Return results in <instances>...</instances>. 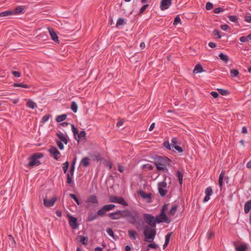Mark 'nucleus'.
Returning <instances> with one entry per match:
<instances>
[{
    "label": "nucleus",
    "instance_id": "nucleus-1",
    "mask_svg": "<svg viewBox=\"0 0 251 251\" xmlns=\"http://www.w3.org/2000/svg\"><path fill=\"white\" fill-rule=\"evenodd\" d=\"M124 214V218L126 219L128 223L136 225L138 229H141L143 222H142L140 214L138 211L125 210Z\"/></svg>",
    "mask_w": 251,
    "mask_h": 251
},
{
    "label": "nucleus",
    "instance_id": "nucleus-2",
    "mask_svg": "<svg viewBox=\"0 0 251 251\" xmlns=\"http://www.w3.org/2000/svg\"><path fill=\"white\" fill-rule=\"evenodd\" d=\"M171 160L167 157L157 156L154 158V163L158 171H162L167 173L168 172L167 167L170 166Z\"/></svg>",
    "mask_w": 251,
    "mask_h": 251
},
{
    "label": "nucleus",
    "instance_id": "nucleus-3",
    "mask_svg": "<svg viewBox=\"0 0 251 251\" xmlns=\"http://www.w3.org/2000/svg\"><path fill=\"white\" fill-rule=\"evenodd\" d=\"M156 234V227H152L146 226H145L144 230V235L146 239V241L149 242H152Z\"/></svg>",
    "mask_w": 251,
    "mask_h": 251
},
{
    "label": "nucleus",
    "instance_id": "nucleus-4",
    "mask_svg": "<svg viewBox=\"0 0 251 251\" xmlns=\"http://www.w3.org/2000/svg\"><path fill=\"white\" fill-rule=\"evenodd\" d=\"M44 154L41 152H37L32 154L28 158L29 162L28 166L29 167H33L34 166H38L41 164L39 159L43 157Z\"/></svg>",
    "mask_w": 251,
    "mask_h": 251
},
{
    "label": "nucleus",
    "instance_id": "nucleus-5",
    "mask_svg": "<svg viewBox=\"0 0 251 251\" xmlns=\"http://www.w3.org/2000/svg\"><path fill=\"white\" fill-rule=\"evenodd\" d=\"M144 221L149 225V226L156 227V221L155 217L148 213H145L143 215Z\"/></svg>",
    "mask_w": 251,
    "mask_h": 251
},
{
    "label": "nucleus",
    "instance_id": "nucleus-6",
    "mask_svg": "<svg viewBox=\"0 0 251 251\" xmlns=\"http://www.w3.org/2000/svg\"><path fill=\"white\" fill-rule=\"evenodd\" d=\"M109 201L111 202L118 203L124 206H127L128 203L125 201L122 197H117L115 196H110L109 198Z\"/></svg>",
    "mask_w": 251,
    "mask_h": 251
},
{
    "label": "nucleus",
    "instance_id": "nucleus-7",
    "mask_svg": "<svg viewBox=\"0 0 251 251\" xmlns=\"http://www.w3.org/2000/svg\"><path fill=\"white\" fill-rule=\"evenodd\" d=\"M49 152H50L51 156L54 159L58 160L60 158V152L55 147L51 146L49 150Z\"/></svg>",
    "mask_w": 251,
    "mask_h": 251
},
{
    "label": "nucleus",
    "instance_id": "nucleus-8",
    "mask_svg": "<svg viewBox=\"0 0 251 251\" xmlns=\"http://www.w3.org/2000/svg\"><path fill=\"white\" fill-rule=\"evenodd\" d=\"M167 183L165 181H162L158 184V191L162 197H164L167 193V191L165 189L167 187Z\"/></svg>",
    "mask_w": 251,
    "mask_h": 251
},
{
    "label": "nucleus",
    "instance_id": "nucleus-9",
    "mask_svg": "<svg viewBox=\"0 0 251 251\" xmlns=\"http://www.w3.org/2000/svg\"><path fill=\"white\" fill-rule=\"evenodd\" d=\"M124 212L125 210H117L115 212L110 213L109 217L112 220H118L121 218H124Z\"/></svg>",
    "mask_w": 251,
    "mask_h": 251
},
{
    "label": "nucleus",
    "instance_id": "nucleus-10",
    "mask_svg": "<svg viewBox=\"0 0 251 251\" xmlns=\"http://www.w3.org/2000/svg\"><path fill=\"white\" fill-rule=\"evenodd\" d=\"M56 197H53L50 200H48L47 198L43 199L44 205L47 207H50L54 205L55 201H56Z\"/></svg>",
    "mask_w": 251,
    "mask_h": 251
},
{
    "label": "nucleus",
    "instance_id": "nucleus-11",
    "mask_svg": "<svg viewBox=\"0 0 251 251\" xmlns=\"http://www.w3.org/2000/svg\"><path fill=\"white\" fill-rule=\"evenodd\" d=\"M172 0H162L160 2V8L161 10H165L171 5Z\"/></svg>",
    "mask_w": 251,
    "mask_h": 251
},
{
    "label": "nucleus",
    "instance_id": "nucleus-12",
    "mask_svg": "<svg viewBox=\"0 0 251 251\" xmlns=\"http://www.w3.org/2000/svg\"><path fill=\"white\" fill-rule=\"evenodd\" d=\"M48 30L51 39L56 43H59L58 36L53 29L51 27H48Z\"/></svg>",
    "mask_w": 251,
    "mask_h": 251
},
{
    "label": "nucleus",
    "instance_id": "nucleus-13",
    "mask_svg": "<svg viewBox=\"0 0 251 251\" xmlns=\"http://www.w3.org/2000/svg\"><path fill=\"white\" fill-rule=\"evenodd\" d=\"M233 244L235 246V249L236 251H247L248 250L247 246L245 243H243L238 246L237 245V243L234 242Z\"/></svg>",
    "mask_w": 251,
    "mask_h": 251
},
{
    "label": "nucleus",
    "instance_id": "nucleus-14",
    "mask_svg": "<svg viewBox=\"0 0 251 251\" xmlns=\"http://www.w3.org/2000/svg\"><path fill=\"white\" fill-rule=\"evenodd\" d=\"M74 169L70 168L69 172L67 174V182L69 184H71L73 182V178L74 177Z\"/></svg>",
    "mask_w": 251,
    "mask_h": 251
},
{
    "label": "nucleus",
    "instance_id": "nucleus-15",
    "mask_svg": "<svg viewBox=\"0 0 251 251\" xmlns=\"http://www.w3.org/2000/svg\"><path fill=\"white\" fill-rule=\"evenodd\" d=\"M69 224L73 229H76L78 226L77 219L72 216H69Z\"/></svg>",
    "mask_w": 251,
    "mask_h": 251
},
{
    "label": "nucleus",
    "instance_id": "nucleus-16",
    "mask_svg": "<svg viewBox=\"0 0 251 251\" xmlns=\"http://www.w3.org/2000/svg\"><path fill=\"white\" fill-rule=\"evenodd\" d=\"M25 12L24 6H18L16 7L13 11H12L13 15H18L23 14Z\"/></svg>",
    "mask_w": 251,
    "mask_h": 251
},
{
    "label": "nucleus",
    "instance_id": "nucleus-17",
    "mask_svg": "<svg viewBox=\"0 0 251 251\" xmlns=\"http://www.w3.org/2000/svg\"><path fill=\"white\" fill-rule=\"evenodd\" d=\"M56 135L58 137L59 140H56V141H61V142L64 143L66 145L67 144V139L63 133H57Z\"/></svg>",
    "mask_w": 251,
    "mask_h": 251
},
{
    "label": "nucleus",
    "instance_id": "nucleus-18",
    "mask_svg": "<svg viewBox=\"0 0 251 251\" xmlns=\"http://www.w3.org/2000/svg\"><path fill=\"white\" fill-rule=\"evenodd\" d=\"M98 217L97 213H95L93 212H90L88 214V217L86 219L87 222H91L95 220Z\"/></svg>",
    "mask_w": 251,
    "mask_h": 251
},
{
    "label": "nucleus",
    "instance_id": "nucleus-19",
    "mask_svg": "<svg viewBox=\"0 0 251 251\" xmlns=\"http://www.w3.org/2000/svg\"><path fill=\"white\" fill-rule=\"evenodd\" d=\"M138 194L143 199L150 200L151 199V193H146L142 190H140L138 192Z\"/></svg>",
    "mask_w": 251,
    "mask_h": 251
},
{
    "label": "nucleus",
    "instance_id": "nucleus-20",
    "mask_svg": "<svg viewBox=\"0 0 251 251\" xmlns=\"http://www.w3.org/2000/svg\"><path fill=\"white\" fill-rule=\"evenodd\" d=\"M90 159L88 157H85L82 159L80 164L84 167H87L90 165Z\"/></svg>",
    "mask_w": 251,
    "mask_h": 251
},
{
    "label": "nucleus",
    "instance_id": "nucleus-21",
    "mask_svg": "<svg viewBox=\"0 0 251 251\" xmlns=\"http://www.w3.org/2000/svg\"><path fill=\"white\" fill-rule=\"evenodd\" d=\"M87 201L93 204H97L98 203L97 198L95 195L90 196L87 199Z\"/></svg>",
    "mask_w": 251,
    "mask_h": 251
},
{
    "label": "nucleus",
    "instance_id": "nucleus-22",
    "mask_svg": "<svg viewBox=\"0 0 251 251\" xmlns=\"http://www.w3.org/2000/svg\"><path fill=\"white\" fill-rule=\"evenodd\" d=\"M225 174V171L222 170L219 178V185L221 189L223 187V178Z\"/></svg>",
    "mask_w": 251,
    "mask_h": 251
},
{
    "label": "nucleus",
    "instance_id": "nucleus-23",
    "mask_svg": "<svg viewBox=\"0 0 251 251\" xmlns=\"http://www.w3.org/2000/svg\"><path fill=\"white\" fill-rule=\"evenodd\" d=\"M160 217H161V220H163V222H165L166 223H169L170 222V220L169 218L167 216L165 213L160 212L159 214Z\"/></svg>",
    "mask_w": 251,
    "mask_h": 251
},
{
    "label": "nucleus",
    "instance_id": "nucleus-24",
    "mask_svg": "<svg viewBox=\"0 0 251 251\" xmlns=\"http://www.w3.org/2000/svg\"><path fill=\"white\" fill-rule=\"evenodd\" d=\"M172 234V232L168 233L166 236H165V242L164 244L163 245V249H165L167 246L168 245L171 236Z\"/></svg>",
    "mask_w": 251,
    "mask_h": 251
},
{
    "label": "nucleus",
    "instance_id": "nucleus-25",
    "mask_svg": "<svg viewBox=\"0 0 251 251\" xmlns=\"http://www.w3.org/2000/svg\"><path fill=\"white\" fill-rule=\"evenodd\" d=\"M26 106L30 108L33 109L37 107V104L32 100H28L26 102Z\"/></svg>",
    "mask_w": 251,
    "mask_h": 251
},
{
    "label": "nucleus",
    "instance_id": "nucleus-26",
    "mask_svg": "<svg viewBox=\"0 0 251 251\" xmlns=\"http://www.w3.org/2000/svg\"><path fill=\"white\" fill-rule=\"evenodd\" d=\"M106 232L107 234L112 237L114 240H117L118 239V236L117 235H115L113 230L111 228H107L106 229Z\"/></svg>",
    "mask_w": 251,
    "mask_h": 251
},
{
    "label": "nucleus",
    "instance_id": "nucleus-27",
    "mask_svg": "<svg viewBox=\"0 0 251 251\" xmlns=\"http://www.w3.org/2000/svg\"><path fill=\"white\" fill-rule=\"evenodd\" d=\"M203 71L204 70H203L201 65L200 64L196 65L194 69V73H200Z\"/></svg>",
    "mask_w": 251,
    "mask_h": 251
},
{
    "label": "nucleus",
    "instance_id": "nucleus-28",
    "mask_svg": "<svg viewBox=\"0 0 251 251\" xmlns=\"http://www.w3.org/2000/svg\"><path fill=\"white\" fill-rule=\"evenodd\" d=\"M13 15L12 10H7L0 13V17H7Z\"/></svg>",
    "mask_w": 251,
    "mask_h": 251
},
{
    "label": "nucleus",
    "instance_id": "nucleus-29",
    "mask_svg": "<svg viewBox=\"0 0 251 251\" xmlns=\"http://www.w3.org/2000/svg\"><path fill=\"white\" fill-rule=\"evenodd\" d=\"M67 115L66 114H62L59 116H57L56 118V121L58 123H60L63 122L66 119Z\"/></svg>",
    "mask_w": 251,
    "mask_h": 251
},
{
    "label": "nucleus",
    "instance_id": "nucleus-30",
    "mask_svg": "<svg viewBox=\"0 0 251 251\" xmlns=\"http://www.w3.org/2000/svg\"><path fill=\"white\" fill-rule=\"evenodd\" d=\"M220 59L226 63L229 60L228 56L223 53H220L219 55Z\"/></svg>",
    "mask_w": 251,
    "mask_h": 251
},
{
    "label": "nucleus",
    "instance_id": "nucleus-31",
    "mask_svg": "<svg viewBox=\"0 0 251 251\" xmlns=\"http://www.w3.org/2000/svg\"><path fill=\"white\" fill-rule=\"evenodd\" d=\"M240 41L242 43L246 42L249 40H251V33L247 36H242L239 39Z\"/></svg>",
    "mask_w": 251,
    "mask_h": 251
},
{
    "label": "nucleus",
    "instance_id": "nucleus-32",
    "mask_svg": "<svg viewBox=\"0 0 251 251\" xmlns=\"http://www.w3.org/2000/svg\"><path fill=\"white\" fill-rule=\"evenodd\" d=\"M176 176L178 178L179 184L181 185L183 181V173L180 172L179 171H177L176 173Z\"/></svg>",
    "mask_w": 251,
    "mask_h": 251
},
{
    "label": "nucleus",
    "instance_id": "nucleus-33",
    "mask_svg": "<svg viewBox=\"0 0 251 251\" xmlns=\"http://www.w3.org/2000/svg\"><path fill=\"white\" fill-rule=\"evenodd\" d=\"M78 106L77 103L75 101H72L71 105V110L74 112L76 113L77 111Z\"/></svg>",
    "mask_w": 251,
    "mask_h": 251
},
{
    "label": "nucleus",
    "instance_id": "nucleus-34",
    "mask_svg": "<svg viewBox=\"0 0 251 251\" xmlns=\"http://www.w3.org/2000/svg\"><path fill=\"white\" fill-rule=\"evenodd\" d=\"M77 137L78 139H76L77 141H78L80 138H83L85 139L86 137V132L84 130H82L80 131L79 133H78Z\"/></svg>",
    "mask_w": 251,
    "mask_h": 251
},
{
    "label": "nucleus",
    "instance_id": "nucleus-35",
    "mask_svg": "<svg viewBox=\"0 0 251 251\" xmlns=\"http://www.w3.org/2000/svg\"><path fill=\"white\" fill-rule=\"evenodd\" d=\"M106 212L107 211L105 209L104 207L102 206L101 208L97 211V215L99 216L103 217L105 215Z\"/></svg>",
    "mask_w": 251,
    "mask_h": 251
},
{
    "label": "nucleus",
    "instance_id": "nucleus-36",
    "mask_svg": "<svg viewBox=\"0 0 251 251\" xmlns=\"http://www.w3.org/2000/svg\"><path fill=\"white\" fill-rule=\"evenodd\" d=\"M128 235L130 238H133V239H135L137 237V233L135 231L133 230H130L128 232Z\"/></svg>",
    "mask_w": 251,
    "mask_h": 251
},
{
    "label": "nucleus",
    "instance_id": "nucleus-37",
    "mask_svg": "<svg viewBox=\"0 0 251 251\" xmlns=\"http://www.w3.org/2000/svg\"><path fill=\"white\" fill-rule=\"evenodd\" d=\"M69 166V163L68 161H66L62 164V169L64 173L66 174L67 172Z\"/></svg>",
    "mask_w": 251,
    "mask_h": 251
},
{
    "label": "nucleus",
    "instance_id": "nucleus-38",
    "mask_svg": "<svg viewBox=\"0 0 251 251\" xmlns=\"http://www.w3.org/2000/svg\"><path fill=\"white\" fill-rule=\"evenodd\" d=\"M177 207L178 206L176 204L173 205L172 208L170 210L169 214L171 215H174L177 210Z\"/></svg>",
    "mask_w": 251,
    "mask_h": 251
},
{
    "label": "nucleus",
    "instance_id": "nucleus-39",
    "mask_svg": "<svg viewBox=\"0 0 251 251\" xmlns=\"http://www.w3.org/2000/svg\"><path fill=\"white\" fill-rule=\"evenodd\" d=\"M218 91L219 93L221 95H223V96H226L229 94V91L226 89H218Z\"/></svg>",
    "mask_w": 251,
    "mask_h": 251
},
{
    "label": "nucleus",
    "instance_id": "nucleus-40",
    "mask_svg": "<svg viewBox=\"0 0 251 251\" xmlns=\"http://www.w3.org/2000/svg\"><path fill=\"white\" fill-rule=\"evenodd\" d=\"M88 239L87 237H84L83 236H80V242L84 245L88 244Z\"/></svg>",
    "mask_w": 251,
    "mask_h": 251
},
{
    "label": "nucleus",
    "instance_id": "nucleus-41",
    "mask_svg": "<svg viewBox=\"0 0 251 251\" xmlns=\"http://www.w3.org/2000/svg\"><path fill=\"white\" fill-rule=\"evenodd\" d=\"M125 23V20L123 18H119L117 21L116 26L118 27L119 26L123 25Z\"/></svg>",
    "mask_w": 251,
    "mask_h": 251
},
{
    "label": "nucleus",
    "instance_id": "nucleus-42",
    "mask_svg": "<svg viewBox=\"0 0 251 251\" xmlns=\"http://www.w3.org/2000/svg\"><path fill=\"white\" fill-rule=\"evenodd\" d=\"M70 197L72 198L75 202L78 205H80V201L79 200V199L77 198L75 195L74 194H70Z\"/></svg>",
    "mask_w": 251,
    "mask_h": 251
},
{
    "label": "nucleus",
    "instance_id": "nucleus-43",
    "mask_svg": "<svg viewBox=\"0 0 251 251\" xmlns=\"http://www.w3.org/2000/svg\"><path fill=\"white\" fill-rule=\"evenodd\" d=\"M13 86L15 87H23V88H30V86L27 84H24L23 83H14Z\"/></svg>",
    "mask_w": 251,
    "mask_h": 251
},
{
    "label": "nucleus",
    "instance_id": "nucleus-44",
    "mask_svg": "<svg viewBox=\"0 0 251 251\" xmlns=\"http://www.w3.org/2000/svg\"><path fill=\"white\" fill-rule=\"evenodd\" d=\"M239 75V71L236 69H232L230 70V75L232 77H236Z\"/></svg>",
    "mask_w": 251,
    "mask_h": 251
},
{
    "label": "nucleus",
    "instance_id": "nucleus-45",
    "mask_svg": "<svg viewBox=\"0 0 251 251\" xmlns=\"http://www.w3.org/2000/svg\"><path fill=\"white\" fill-rule=\"evenodd\" d=\"M103 207H104L106 211H108L116 207V206L114 204H110L105 205L103 206Z\"/></svg>",
    "mask_w": 251,
    "mask_h": 251
},
{
    "label": "nucleus",
    "instance_id": "nucleus-46",
    "mask_svg": "<svg viewBox=\"0 0 251 251\" xmlns=\"http://www.w3.org/2000/svg\"><path fill=\"white\" fill-rule=\"evenodd\" d=\"M71 126H72V131L74 133V135L75 137V139H77L76 138V135L78 134V130L75 127V126H74V124H71Z\"/></svg>",
    "mask_w": 251,
    "mask_h": 251
},
{
    "label": "nucleus",
    "instance_id": "nucleus-47",
    "mask_svg": "<svg viewBox=\"0 0 251 251\" xmlns=\"http://www.w3.org/2000/svg\"><path fill=\"white\" fill-rule=\"evenodd\" d=\"M206 195L210 196L213 194L212 189L211 187H207L205 190Z\"/></svg>",
    "mask_w": 251,
    "mask_h": 251
},
{
    "label": "nucleus",
    "instance_id": "nucleus-48",
    "mask_svg": "<svg viewBox=\"0 0 251 251\" xmlns=\"http://www.w3.org/2000/svg\"><path fill=\"white\" fill-rule=\"evenodd\" d=\"M229 20L232 22L237 23L238 22V18L236 16L231 15L228 17Z\"/></svg>",
    "mask_w": 251,
    "mask_h": 251
},
{
    "label": "nucleus",
    "instance_id": "nucleus-49",
    "mask_svg": "<svg viewBox=\"0 0 251 251\" xmlns=\"http://www.w3.org/2000/svg\"><path fill=\"white\" fill-rule=\"evenodd\" d=\"M178 23H181V20L179 15L176 16L174 19L173 25H177Z\"/></svg>",
    "mask_w": 251,
    "mask_h": 251
},
{
    "label": "nucleus",
    "instance_id": "nucleus-50",
    "mask_svg": "<svg viewBox=\"0 0 251 251\" xmlns=\"http://www.w3.org/2000/svg\"><path fill=\"white\" fill-rule=\"evenodd\" d=\"M158 246L156 244L154 243H150L148 245L147 251L149 250V248L156 249L157 248H158Z\"/></svg>",
    "mask_w": 251,
    "mask_h": 251
},
{
    "label": "nucleus",
    "instance_id": "nucleus-51",
    "mask_svg": "<svg viewBox=\"0 0 251 251\" xmlns=\"http://www.w3.org/2000/svg\"><path fill=\"white\" fill-rule=\"evenodd\" d=\"M50 117V115H45L42 118L41 122L42 123H45L47 122L49 120Z\"/></svg>",
    "mask_w": 251,
    "mask_h": 251
},
{
    "label": "nucleus",
    "instance_id": "nucleus-52",
    "mask_svg": "<svg viewBox=\"0 0 251 251\" xmlns=\"http://www.w3.org/2000/svg\"><path fill=\"white\" fill-rule=\"evenodd\" d=\"M213 5L211 2H207L206 3L205 8L207 10H211L213 8Z\"/></svg>",
    "mask_w": 251,
    "mask_h": 251
},
{
    "label": "nucleus",
    "instance_id": "nucleus-53",
    "mask_svg": "<svg viewBox=\"0 0 251 251\" xmlns=\"http://www.w3.org/2000/svg\"><path fill=\"white\" fill-rule=\"evenodd\" d=\"M213 33L214 35L218 36V39H220L221 38V32L219 30L216 29H214L213 30Z\"/></svg>",
    "mask_w": 251,
    "mask_h": 251
},
{
    "label": "nucleus",
    "instance_id": "nucleus-54",
    "mask_svg": "<svg viewBox=\"0 0 251 251\" xmlns=\"http://www.w3.org/2000/svg\"><path fill=\"white\" fill-rule=\"evenodd\" d=\"M149 4H146L144 5L140 9L139 14L143 13L145 10L149 7Z\"/></svg>",
    "mask_w": 251,
    "mask_h": 251
},
{
    "label": "nucleus",
    "instance_id": "nucleus-55",
    "mask_svg": "<svg viewBox=\"0 0 251 251\" xmlns=\"http://www.w3.org/2000/svg\"><path fill=\"white\" fill-rule=\"evenodd\" d=\"M177 144V140L176 138H173L171 140V145L173 148L176 146Z\"/></svg>",
    "mask_w": 251,
    "mask_h": 251
},
{
    "label": "nucleus",
    "instance_id": "nucleus-56",
    "mask_svg": "<svg viewBox=\"0 0 251 251\" xmlns=\"http://www.w3.org/2000/svg\"><path fill=\"white\" fill-rule=\"evenodd\" d=\"M224 11V10L223 8L219 7L218 8H215L214 10V12L216 14H218V13H220Z\"/></svg>",
    "mask_w": 251,
    "mask_h": 251
},
{
    "label": "nucleus",
    "instance_id": "nucleus-57",
    "mask_svg": "<svg viewBox=\"0 0 251 251\" xmlns=\"http://www.w3.org/2000/svg\"><path fill=\"white\" fill-rule=\"evenodd\" d=\"M155 219L156 221V224H159L163 222V220H161V217H160L159 214L156 216Z\"/></svg>",
    "mask_w": 251,
    "mask_h": 251
},
{
    "label": "nucleus",
    "instance_id": "nucleus-58",
    "mask_svg": "<svg viewBox=\"0 0 251 251\" xmlns=\"http://www.w3.org/2000/svg\"><path fill=\"white\" fill-rule=\"evenodd\" d=\"M244 20L248 23H251V15H248L245 16Z\"/></svg>",
    "mask_w": 251,
    "mask_h": 251
},
{
    "label": "nucleus",
    "instance_id": "nucleus-59",
    "mask_svg": "<svg viewBox=\"0 0 251 251\" xmlns=\"http://www.w3.org/2000/svg\"><path fill=\"white\" fill-rule=\"evenodd\" d=\"M56 143L60 150H62L64 149V145L61 141H56Z\"/></svg>",
    "mask_w": 251,
    "mask_h": 251
},
{
    "label": "nucleus",
    "instance_id": "nucleus-60",
    "mask_svg": "<svg viewBox=\"0 0 251 251\" xmlns=\"http://www.w3.org/2000/svg\"><path fill=\"white\" fill-rule=\"evenodd\" d=\"M12 74L16 77H19L21 76V73L18 71H12Z\"/></svg>",
    "mask_w": 251,
    "mask_h": 251
},
{
    "label": "nucleus",
    "instance_id": "nucleus-61",
    "mask_svg": "<svg viewBox=\"0 0 251 251\" xmlns=\"http://www.w3.org/2000/svg\"><path fill=\"white\" fill-rule=\"evenodd\" d=\"M163 145H164V146L167 149L171 150V144L169 143V142L168 141H165L163 143Z\"/></svg>",
    "mask_w": 251,
    "mask_h": 251
},
{
    "label": "nucleus",
    "instance_id": "nucleus-62",
    "mask_svg": "<svg viewBox=\"0 0 251 251\" xmlns=\"http://www.w3.org/2000/svg\"><path fill=\"white\" fill-rule=\"evenodd\" d=\"M168 204H165L162 207L161 212H163V213H165V212L168 210Z\"/></svg>",
    "mask_w": 251,
    "mask_h": 251
},
{
    "label": "nucleus",
    "instance_id": "nucleus-63",
    "mask_svg": "<svg viewBox=\"0 0 251 251\" xmlns=\"http://www.w3.org/2000/svg\"><path fill=\"white\" fill-rule=\"evenodd\" d=\"M220 27L222 30H225V31L227 30L229 27L228 25L226 24L222 25H221Z\"/></svg>",
    "mask_w": 251,
    "mask_h": 251
},
{
    "label": "nucleus",
    "instance_id": "nucleus-64",
    "mask_svg": "<svg viewBox=\"0 0 251 251\" xmlns=\"http://www.w3.org/2000/svg\"><path fill=\"white\" fill-rule=\"evenodd\" d=\"M211 95L214 98H217L219 96V94L217 92L215 91H212L210 93Z\"/></svg>",
    "mask_w": 251,
    "mask_h": 251
}]
</instances>
